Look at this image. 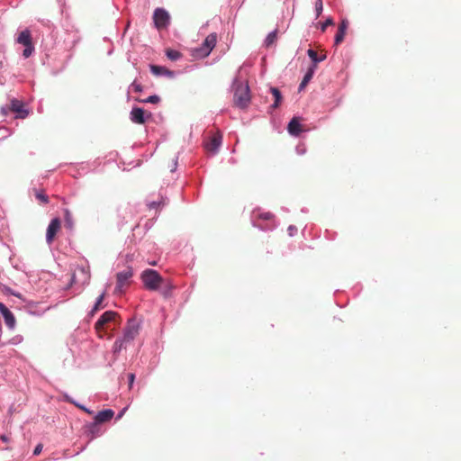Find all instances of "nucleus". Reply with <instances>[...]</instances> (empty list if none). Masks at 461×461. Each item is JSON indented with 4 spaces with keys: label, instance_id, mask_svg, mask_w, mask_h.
I'll list each match as a JSON object with an SVG mask.
<instances>
[{
    "label": "nucleus",
    "instance_id": "nucleus-13",
    "mask_svg": "<svg viewBox=\"0 0 461 461\" xmlns=\"http://www.w3.org/2000/svg\"><path fill=\"white\" fill-rule=\"evenodd\" d=\"M150 71L154 76H165L167 77H173L175 76L174 71L169 70L166 67L158 66V65H150L149 66Z\"/></svg>",
    "mask_w": 461,
    "mask_h": 461
},
{
    "label": "nucleus",
    "instance_id": "nucleus-17",
    "mask_svg": "<svg viewBox=\"0 0 461 461\" xmlns=\"http://www.w3.org/2000/svg\"><path fill=\"white\" fill-rule=\"evenodd\" d=\"M222 136L221 134H216L212 137L210 141L206 144V149L209 151L215 152L221 143Z\"/></svg>",
    "mask_w": 461,
    "mask_h": 461
},
{
    "label": "nucleus",
    "instance_id": "nucleus-4",
    "mask_svg": "<svg viewBox=\"0 0 461 461\" xmlns=\"http://www.w3.org/2000/svg\"><path fill=\"white\" fill-rule=\"evenodd\" d=\"M140 278L145 287L152 291L158 290L163 281L161 276L153 269L144 270Z\"/></svg>",
    "mask_w": 461,
    "mask_h": 461
},
{
    "label": "nucleus",
    "instance_id": "nucleus-27",
    "mask_svg": "<svg viewBox=\"0 0 461 461\" xmlns=\"http://www.w3.org/2000/svg\"><path fill=\"white\" fill-rule=\"evenodd\" d=\"M35 196L40 202L43 203H49V197L44 194L43 191L35 190Z\"/></svg>",
    "mask_w": 461,
    "mask_h": 461
},
{
    "label": "nucleus",
    "instance_id": "nucleus-31",
    "mask_svg": "<svg viewBox=\"0 0 461 461\" xmlns=\"http://www.w3.org/2000/svg\"><path fill=\"white\" fill-rule=\"evenodd\" d=\"M131 87L132 88V90L134 92H137V93H140L142 91V86L140 83H138L136 80H134L131 83Z\"/></svg>",
    "mask_w": 461,
    "mask_h": 461
},
{
    "label": "nucleus",
    "instance_id": "nucleus-12",
    "mask_svg": "<svg viewBox=\"0 0 461 461\" xmlns=\"http://www.w3.org/2000/svg\"><path fill=\"white\" fill-rule=\"evenodd\" d=\"M0 312L2 313L5 324L9 328H14L15 325V318L14 314L11 312V311L3 303L0 302Z\"/></svg>",
    "mask_w": 461,
    "mask_h": 461
},
{
    "label": "nucleus",
    "instance_id": "nucleus-39",
    "mask_svg": "<svg viewBox=\"0 0 461 461\" xmlns=\"http://www.w3.org/2000/svg\"><path fill=\"white\" fill-rule=\"evenodd\" d=\"M77 275L76 273L72 276V278H71V284H77Z\"/></svg>",
    "mask_w": 461,
    "mask_h": 461
},
{
    "label": "nucleus",
    "instance_id": "nucleus-8",
    "mask_svg": "<svg viewBox=\"0 0 461 461\" xmlns=\"http://www.w3.org/2000/svg\"><path fill=\"white\" fill-rule=\"evenodd\" d=\"M151 116V113H147L140 107H133L130 113L131 121L137 124H144L147 119H150Z\"/></svg>",
    "mask_w": 461,
    "mask_h": 461
},
{
    "label": "nucleus",
    "instance_id": "nucleus-18",
    "mask_svg": "<svg viewBox=\"0 0 461 461\" xmlns=\"http://www.w3.org/2000/svg\"><path fill=\"white\" fill-rule=\"evenodd\" d=\"M315 69H316V65L315 64H312L307 70L306 74L304 75L300 86H299V90H302L303 89L307 84L311 81V79L313 77V74L315 72Z\"/></svg>",
    "mask_w": 461,
    "mask_h": 461
},
{
    "label": "nucleus",
    "instance_id": "nucleus-33",
    "mask_svg": "<svg viewBox=\"0 0 461 461\" xmlns=\"http://www.w3.org/2000/svg\"><path fill=\"white\" fill-rule=\"evenodd\" d=\"M333 24V20L332 18H328L325 23L322 24L321 26V30L322 31H325V29L327 28V26L329 25H332Z\"/></svg>",
    "mask_w": 461,
    "mask_h": 461
},
{
    "label": "nucleus",
    "instance_id": "nucleus-6",
    "mask_svg": "<svg viewBox=\"0 0 461 461\" xmlns=\"http://www.w3.org/2000/svg\"><path fill=\"white\" fill-rule=\"evenodd\" d=\"M133 272L131 267H128L124 270L118 272L116 275V287L114 292L116 294L122 293V288L130 284V279L132 277Z\"/></svg>",
    "mask_w": 461,
    "mask_h": 461
},
{
    "label": "nucleus",
    "instance_id": "nucleus-15",
    "mask_svg": "<svg viewBox=\"0 0 461 461\" xmlns=\"http://www.w3.org/2000/svg\"><path fill=\"white\" fill-rule=\"evenodd\" d=\"M288 131L291 135L294 136H299L300 133L303 131V128L298 118L294 117L290 121L288 124Z\"/></svg>",
    "mask_w": 461,
    "mask_h": 461
},
{
    "label": "nucleus",
    "instance_id": "nucleus-23",
    "mask_svg": "<svg viewBox=\"0 0 461 461\" xmlns=\"http://www.w3.org/2000/svg\"><path fill=\"white\" fill-rule=\"evenodd\" d=\"M307 54H308V56L310 57V59L312 60L313 64H315L316 66H317V63H318V62L322 61V60H323V59H325V58H326V56H325V55H323V56H321V57H320V58H319V57H318V53H317V51H315V50H312V49H309V50H307Z\"/></svg>",
    "mask_w": 461,
    "mask_h": 461
},
{
    "label": "nucleus",
    "instance_id": "nucleus-42",
    "mask_svg": "<svg viewBox=\"0 0 461 461\" xmlns=\"http://www.w3.org/2000/svg\"><path fill=\"white\" fill-rule=\"evenodd\" d=\"M1 439H2L3 441H7V437H6V436H2V437H1Z\"/></svg>",
    "mask_w": 461,
    "mask_h": 461
},
{
    "label": "nucleus",
    "instance_id": "nucleus-37",
    "mask_svg": "<svg viewBox=\"0 0 461 461\" xmlns=\"http://www.w3.org/2000/svg\"><path fill=\"white\" fill-rule=\"evenodd\" d=\"M42 450V445L41 444H39L35 447L34 448V451H33V454L34 455H39Z\"/></svg>",
    "mask_w": 461,
    "mask_h": 461
},
{
    "label": "nucleus",
    "instance_id": "nucleus-26",
    "mask_svg": "<svg viewBox=\"0 0 461 461\" xmlns=\"http://www.w3.org/2000/svg\"><path fill=\"white\" fill-rule=\"evenodd\" d=\"M166 55L171 60H177L181 56L180 52L170 49L167 50Z\"/></svg>",
    "mask_w": 461,
    "mask_h": 461
},
{
    "label": "nucleus",
    "instance_id": "nucleus-3",
    "mask_svg": "<svg viewBox=\"0 0 461 461\" xmlns=\"http://www.w3.org/2000/svg\"><path fill=\"white\" fill-rule=\"evenodd\" d=\"M217 34L215 32L209 34L201 47L193 50V57L196 59H203L211 53L216 45Z\"/></svg>",
    "mask_w": 461,
    "mask_h": 461
},
{
    "label": "nucleus",
    "instance_id": "nucleus-34",
    "mask_svg": "<svg viewBox=\"0 0 461 461\" xmlns=\"http://www.w3.org/2000/svg\"><path fill=\"white\" fill-rule=\"evenodd\" d=\"M256 226L259 227L260 229L262 230H271L275 227V224L272 223V224H269V225H266V226H262L260 224H258V223H255Z\"/></svg>",
    "mask_w": 461,
    "mask_h": 461
},
{
    "label": "nucleus",
    "instance_id": "nucleus-9",
    "mask_svg": "<svg viewBox=\"0 0 461 461\" xmlns=\"http://www.w3.org/2000/svg\"><path fill=\"white\" fill-rule=\"evenodd\" d=\"M61 229V221L59 218H54L50 221L47 231H46V241L48 244H51L56 238V235Z\"/></svg>",
    "mask_w": 461,
    "mask_h": 461
},
{
    "label": "nucleus",
    "instance_id": "nucleus-30",
    "mask_svg": "<svg viewBox=\"0 0 461 461\" xmlns=\"http://www.w3.org/2000/svg\"><path fill=\"white\" fill-rule=\"evenodd\" d=\"M1 291L5 294H13L14 296H17V297H21V294H18V293H14L11 290V288H9L8 286H5L4 285L3 288L1 289Z\"/></svg>",
    "mask_w": 461,
    "mask_h": 461
},
{
    "label": "nucleus",
    "instance_id": "nucleus-1",
    "mask_svg": "<svg viewBox=\"0 0 461 461\" xmlns=\"http://www.w3.org/2000/svg\"><path fill=\"white\" fill-rule=\"evenodd\" d=\"M118 319L119 315L115 312L107 311L104 312L95 324V328L99 337L102 338L104 336L103 333H104L105 330L110 328V324L116 323Z\"/></svg>",
    "mask_w": 461,
    "mask_h": 461
},
{
    "label": "nucleus",
    "instance_id": "nucleus-32",
    "mask_svg": "<svg viewBox=\"0 0 461 461\" xmlns=\"http://www.w3.org/2000/svg\"><path fill=\"white\" fill-rule=\"evenodd\" d=\"M128 380H129V388L131 389L134 380H135V375L133 373L128 374Z\"/></svg>",
    "mask_w": 461,
    "mask_h": 461
},
{
    "label": "nucleus",
    "instance_id": "nucleus-11",
    "mask_svg": "<svg viewBox=\"0 0 461 461\" xmlns=\"http://www.w3.org/2000/svg\"><path fill=\"white\" fill-rule=\"evenodd\" d=\"M9 109L10 111L17 113V117L22 119L25 118L29 114V112L23 108V104L17 99L11 100Z\"/></svg>",
    "mask_w": 461,
    "mask_h": 461
},
{
    "label": "nucleus",
    "instance_id": "nucleus-16",
    "mask_svg": "<svg viewBox=\"0 0 461 461\" xmlns=\"http://www.w3.org/2000/svg\"><path fill=\"white\" fill-rule=\"evenodd\" d=\"M114 415V411L111 409L99 411L95 416V421L99 423L110 420Z\"/></svg>",
    "mask_w": 461,
    "mask_h": 461
},
{
    "label": "nucleus",
    "instance_id": "nucleus-7",
    "mask_svg": "<svg viewBox=\"0 0 461 461\" xmlns=\"http://www.w3.org/2000/svg\"><path fill=\"white\" fill-rule=\"evenodd\" d=\"M139 332H140L139 322L136 320L131 319L128 321L127 326L124 329L122 339H124V341H126L128 344H130L139 335Z\"/></svg>",
    "mask_w": 461,
    "mask_h": 461
},
{
    "label": "nucleus",
    "instance_id": "nucleus-2",
    "mask_svg": "<svg viewBox=\"0 0 461 461\" xmlns=\"http://www.w3.org/2000/svg\"><path fill=\"white\" fill-rule=\"evenodd\" d=\"M233 102L235 106L244 109L250 102L249 88L248 85L237 84L234 90Z\"/></svg>",
    "mask_w": 461,
    "mask_h": 461
},
{
    "label": "nucleus",
    "instance_id": "nucleus-19",
    "mask_svg": "<svg viewBox=\"0 0 461 461\" xmlns=\"http://www.w3.org/2000/svg\"><path fill=\"white\" fill-rule=\"evenodd\" d=\"M78 273L81 275V283L83 285H87L90 281L91 275L89 267H80L77 268Z\"/></svg>",
    "mask_w": 461,
    "mask_h": 461
},
{
    "label": "nucleus",
    "instance_id": "nucleus-40",
    "mask_svg": "<svg viewBox=\"0 0 461 461\" xmlns=\"http://www.w3.org/2000/svg\"><path fill=\"white\" fill-rule=\"evenodd\" d=\"M158 205H159V203L153 202V203H151L149 204V207H150V208H156V207H157V206H158Z\"/></svg>",
    "mask_w": 461,
    "mask_h": 461
},
{
    "label": "nucleus",
    "instance_id": "nucleus-10",
    "mask_svg": "<svg viewBox=\"0 0 461 461\" xmlns=\"http://www.w3.org/2000/svg\"><path fill=\"white\" fill-rule=\"evenodd\" d=\"M153 20L158 29L165 28L169 23V14L166 10L158 8L154 12Z\"/></svg>",
    "mask_w": 461,
    "mask_h": 461
},
{
    "label": "nucleus",
    "instance_id": "nucleus-24",
    "mask_svg": "<svg viewBox=\"0 0 461 461\" xmlns=\"http://www.w3.org/2000/svg\"><path fill=\"white\" fill-rule=\"evenodd\" d=\"M277 40V30H275L274 32L268 33L265 40V45L266 47H270L272 44L276 42Z\"/></svg>",
    "mask_w": 461,
    "mask_h": 461
},
{
    "label": "nucleus",
    "instance_id": "nucleus-29",
    "mask_svg": "<svg viewBox=\"0 0 461 461\" xmlns=\"http://www.w3.org/2000/svg\"><path fill=\"white\" fill-rule=\"evenodd\" d=\"M160 101V97L158 95H150L146 99L140 100L142 103H150V104H158Z\"/></svg>",
    "mask_w": 461,
    "mask_h": 461
},
{
    "label": "nucleus",
    "instance_id": "nucleus-14",
    "mask_svg": "<svg viewBox=\"0 0 461 461\" xmlns=\"http://www.w3.org/2000/svg\"><path fill=\"white\" fill-rule=\"evenodd\" d=\"M348 27V22L346 19H343L339 25L338 32L335 35V44L338 45L344 41L347 29Z\"/></svg>",
    "mask_w": 461,
    "mask_h": 461
},
{
    "label": "nucleus",
    "instance_id": "nucleus-5",
    "mask_svg": "<svg viewBox=\"0 0 461 461\" xmlns=\"http://www.w3.org/2000/svg\"><path fill=\"white\" fill-rule=\"evenodd\" d=\"M17 42L25 47L23 52V57L29 58L34 50L31 32L27 29L21 32L17 38Z\"/></svg>",
    "mask_w": 461,
    "mask_h": 461
},
{
    "label": "nucleus",
    "instance_id": "nucleus-20",
    "mask_svg": "<svg viewBox=\"0 0 461 461\" xmlns=\"http://www.w3.org/2000/svg\"><path fill=\"white\" fill-rule=\"evenodd\" d=\"M254 217L259 220L267 221L269 222L274 221L275 215L270 212H254Z\"/></svg>",
    "mask_w": 461,
    "mask_h": 461
},
{
    "label": "nucleus",
    "instance_id": "nucleus-25",
    "mask_svg": "<svg viewBox=\"0 0 461 461\" xmlns=\"http://www.w3.org/2000/svg\"><path fill=\"white\" fill-rule=\"evenodd\" d=\"M127 346H128V343L126 341H124V339L122 338L118 339L113 343V350L116 353V352L121 351L122 348H126Z\"/></svg>",
    "mask_w": 461,
    "mask_h": 461
},
{
    "label": "nucleus",
    "instance_id": "nucleus-21",
    "mask_svg": "<svg viewBox=\"0 0 461 461\" xmlns=\"http://www.w3.org/2000/svg\"><path fill=\"white\" fill-rule=\"evenodd\" d=\"M64 221L66 228L69 230H72L74 228V219L72 213L68 209H64Z\"/></svg>",
    "mask_w": 461,
    "mask_h": 461
},
{
    "label": "nucleus",
    "instance_id": "nucleus-41",
    "mask_svg": "<svg viewBox=\"0 0 461 461\" xmlns=\"http://www.w3.org/2000/svg\"><path fill=\"white\" fill-rule=\"evenodd\" d=\"M126 409H123L120 414L118 415V419L122 418V416L123 415L124 411H125Z\"/></svg>",
    "mask_w": 461,
    "mask_h": 461
},
{
    "label": "nucleus",
    "instance_id": "nucleus-36",
    "mask_svg": "<svg viewBox=\"0 0 461 461\" xmlns=\"http://www.w3.org/2000/svg\"><path fill=\"white\" fill-rule=\"evenodd\" d=\"M287 230H288V233L290 236H294V232L297 230V229H296V227L291 225L288 227Z\"/></svg>",
    "mask_w": 461,
    "mask_h": 461
},
{
    "label": "nucleus",
    "instance_id": "nucleus-38",
    "mask_svg": "<svg viewBox=\"0 0 461 461\" xmlns=\"http://www.w3.org/2000/svg\"><path fill=\"white\" fill-rule=\"evenodd\" d=\"M9 111H10L9 107H2L1 108V113L3 115H7Z\"/></svg>",
    "mask_w": 461,
    "mask_h": 461
},
{
    "label": "nucleus",
    "instance_id": "nucleus-28",
    "mask_svg": "<svg viewBox=\"0 0 461 461\" xmlns=\"http://www.w3.org/2000/svg\"><path fill=\"white\" fill-rule=\"evenodd\" d=\"M104 298V294H102L98 298H97V301L94 306V308L92 309L91 311V313L94 314L95 312H96L101 307H102V303H103V300Z\"/></svg>",
    "mask_w": 461,
    "mask_h": 461
},
{
    "label": "nucleus",
    "instance_id": "nucleus-35",
    "mask_svg": "<svg viewBox=\"0 0 461 461\" xmlns=\"http://www.w3.org/2000/svg\"><path fill=\"white\" fill-rule=\"evenodd\" d=\"M322 11V2H320L316 5V13H317V16L320 15V14L321 13Z\"/></svg>",
    "mask_w": 461,
    "mask_h": 461
},
{
    "label": "nucleus",
    "instance_id": "nucleus-22",
    "mask_svg": "<svg viewBox=\"0 0 461 461\" xmlns=\"http://www.w3.org/2000/svg\"><path fill=\"white\" fill-rule=\"evenodd\" d=\"M270 92L275 97V102L272 104V108H277L282 101V95L276 87H271Z\"/></svg>",
    "mask_w": 461,
    "mask_h": 461
}]
</instances>
